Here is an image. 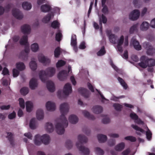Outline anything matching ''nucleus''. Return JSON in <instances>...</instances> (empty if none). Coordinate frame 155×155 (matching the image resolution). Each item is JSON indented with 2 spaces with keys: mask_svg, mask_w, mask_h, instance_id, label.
I'll use <instances>...</instances> for the list:
<instances>
[{
  "mask_svg": "<svg viewBox=\"0 0 155 155\" xmlns=\"http://www.w3.org/2000/svg\"><path fill=\"white\" fill-rule=\"evenodd\" d=\"M135 122L138 124H144V122L140 118H139V117H138V119L135 120Z\"/></svg>",
  "mask_w": 155,
  "mask_h": 155,
  "instance_id": "338daca9",
  "label": "nucleus"
},
{
  "mask_svg": "<svg viewBox=\"0 0 155 155\" xmlns=\"http://www.w3.org/2000/svg\"><path fill=\"white\" fill-rule=\"evenodd\" d=\"M66 64V62L62 60H59L56 64V67L58 68H60L62 66H64Z\"/></svg>",
  "mask_w": 155,
  "mask_h": 155,
  "instance_id": "49530a36",
  "label": "nucleus"
},
{
  "mask_svg": "<svg viewBox=\"0 0 155 155\" xmlns=\"http://www.w3.org/2000/svg\"><path fill=\"white\" fill-rule=\"evenodd\" d=\"M146 59L148 66L152 67L155 65V60L151 58H148L147 57Z\"/></svg>",
  "mask_w": 155,
  "mask_h": 155,
  "instance_id": "cd10ccee",
  "label": "nucleus"
},
{
  "mask_svg": "<svg viewBox=\"0 0 155 155\" xmlns=\"http://www.w3.org/2000/svg\"><path fill=\"white\" fill-rule=\"evenodd\" d=\"M55 69L53 67H49L45 71H41L39 73V76L41 81L45 83L47 80V77H51L55 73Z\"/></svg>",
  "mask_w": 155,
  "mask_h": 155,
  "instance_id": "7ed1b4c3",
  "label": "nucleus"
},
{
  "mask_svg": "<svg viewBox=\"0 0 155 155\" xmlns=\"http://www.w3.org/2000/svg\"><path fill=\"white\" fill-rule=\"evenodd\" d=\"M124 41V36L123 35H122L120 37V38L118 41L117 45H122L123 44Z\"/></svg>",
  "mask_w": 155,
  "mask_h": 155,
  "instance_id": "13d9d810",
  "label": "nucleus"
},
{
  "mask_svg": "<svg viewBox=\"0 0 155 155\" xmlns=\"http://www.w3.org/2000/svg\"><path fill=\"white\" fill-rule=\"evenodd\" d=\"M51 14L49 13L45 16L42 20L43 22L45 23H47L51 20Z\"/></svg>",
  "mask_w": 155,
  "mask_h": 155,
  "instance_id": "c85d7f7f",
  "label": "nucleus"
},
{
  "mask_svg": "<svg viewBox=\"0 0 155 155\" xmlns=\"http://www.w3.org/2000/svg\"><path fill=\"white\" fill-rule=\"evenodd\" d=\"M72 91V88L71 84L69 83L66 84L64 87V94L66 96H68Z\"/></svg>",
  "mask_w": 155,
  "mask_h": 155,
  "instance_id": "9d476101",
  "label": "nucleus"
},
{
  "mask_svg": "<svg viewBox=\"0 0 155 155\" xmlns=\"http://www.w3.org/2000/svg\"><path fill=\"white\" fill-rule=\"evenodd\" d=\"M114 109L117 111H120L122 108V106L118 103H114L113 105Z\"/></svg>",
  "mask_w": 155,
  "mask_h": 155,
  "instance_id": "37998d69",
  "label": "nucleus"
},
{
  "mask_svg": "<svg viewBox=\"0 0 155 155\" xmlns=\"http://www.w3.org/2000/svg\"><path fill=\"white\" fill-rule=\"evenodd\" d=\"M82 113L85 117L89 119L93 120L95 119L94 115L90 114L89 113L87 110H83Z\"/></svg>",
  "mask_w": 155,
  "mask_h": 155,
  "instance_id": "a878e982",
  "label": "nucleus"
},
{
  "mask_svg": "<svg viewBox=\"0 0 155 155\" xmlns=\"http://www.w3.org/2000/svg\"><path fill=\"white\" fill-rule=\"evenodd\" d=\"M106 51L104 47L103 46L101 47L100 50L97 53V54L98 56H102L105 54Z\"/></svg>",
  "mask_w": 155,
  "mask_h": 155,
  "instance_id": "58836bf2",
  "label": "nucleus"
},
{
  "mask_svg": "<svg viewBox=\"0 0 155 155\" xmlns=\"http://www.w3.org/2000/svg\"><path fill=\"white\" fill-rule=\"evenodd\" d=\"M71 70V67L70 66H68V72L67 71L63 70L60 71L58 75V78L60 81H63L67 78L68 73Z\"/></svg>",
  "mask_w": 155,
  "mask_h": 155,
  "instance_id": "423d86ee",
  "label": "nucleus"
},
{
  "mask_svg": "<svg viewBox=\"0 0 155 155\" xmlns=\"http://www.w3.org/2000/svg\"><path fill=\"white\" fill-rule=\"evenodd\" d=\"M65 145L68 149H70L72 148L73 144L71 141L70 140H67L65 143Z\"/></svg>",
  "mask_w": 155,
  "mask_h": 155,
  "instance_id": "864d4df0",
  "label": "nucleus"
},
{
  "mask_svg": "<svg viewBox=\"0 0 155 155\" xmlns=\"http://www.w3.org/2000/svg\"><path fill=\"white\" fill-rule=\"evenodd\" d=\"M62 36V35L61 33V32L59 31L56 34L55 36V39L56 41H60L61 40V38Z\"/></svg>",
  "mask_w": 155,
  "mask_h": 155,
  "instance_id": "5fc2aeb1",
  "label": "nucleus"
},
{
  "mask_svg": "<svg viewBox=\"0 0 155 155\" xmlns=\"http://www.w3.org/2000/svg\"><path fill=\"white\" fill-rule=\"evenodd\" d=\"M69 120L70 123L74 124L78 122V117L76 115H71L69 116Z\"/></svg>",
  "mask_w": 155,
  "mask_h": 155,
  "instance_id": "6ab92c4d",
  "label": "nucleus"
},
{
  "mask_svg": "<svg viewBox=\"0 0 155 155\" xmlns=\"http://www.w3.org/2000/svg\"><path fill=\"white\" fill-rule=\"evenodd\" d=\"M117 79L124 88L126 89L127 88V85L123 79L119 77Z\"/></svg>",
  "mask_w": 155,
  "mask_h": 155,
  "instance_id": "e433bc0d",
  "label": "nucleus"
},
{
  "mask_svg": "<svg viewBox=\"0 0 155 155\" xmlns=\"http://www.w3.org/2000/svg\"><path fill=\"white\" fill-rule=\"evenodd\" d=\"M47 88L50 92H53L55 91V87L54 83L51 81H48L46 83Z\"/></svg>",
  "mask_w": 155,
  "mask_h": 155,
  "instance_id": "2eb2a0df",
  "label": "nucleus"
},
{
  "mask_svg": "<svg viewBox=\"0 0 155 155\" xmlns=\"http://www.w3.org/2000/svg\"><path fill=\"white\" fill-rule=\"evenodd\" d=\"M36 117L38 120L42 119L44 118V112L41 109H38L36 113Z\"/></svg>",
  "mask_w": 155,
  "mask_h": 155,
  "instance_id": "412c9836",
  "label": "nucleus"
},
{
  "mask_svg": "<svg viewBox=\"0 0 155 155\" xmlns=\"http://www.w3.org/2000/svg\"><path fill=\"white\" fill-rule=\"evenodd\" d=\"M78 140L79 143L77 142L76 146L79 150L84 155H88L90 153L88 148L82 145V143H86L87 141V138L83 135H79L78 136Z\"/></svg>",
  "mask_w": 155,
  "mask_h": 155,
  "instance_id": "f03ea898",
  "label": "nucleus"
},
{
  "mask_svg": "<svg viewBox=\"0 0 155 155\" xmlns=\"http://www.w3.org/2000/svg\"><path fill=\"white\" fill-rule=\"evenodd\" d=\"M29 66L31 69L33 71H35L37 68V64L35 61H31L29 63Z\"/></svg>",
  "mask_w": 155,
  "mask_h": 155,
  "instance_id": "c9c22d12",
  "label": "nucleus"
},
{
  "mask_svg": "<svg viewBox=\"0 0 155 155\" xmlns=\"http://www.w3.org/2000/svg\"><path fill=\"white\" fill-rule=\"evenodd\" d=\"M7 134L8 135L6 137L8 138L11 145L13 147L15 145L14 138L13 137V134L11 132H7Z\"/></svg>",
  "mask_w": 155,
  "mask_h": 155,
  "instance_id": "4be33fe9",
  "label": "nucleus"
},
{
  "mask_svg": "<svg viewBox=\"0 0 155 155\" xmlns=\"http://www.w3.org/2000/svg\"><path fill=\"white\" fill-rule=\"evenodd\" d=\"M38 84L37 81L35 78H32L29 82V86L32 90L35 89L38 86Z\"/></svg>",
  "mask_w": 155,
  "mask_h": 155,
  "instance_id": "dca6fc26",
  "label": "nucleus"
},
{
  "mask_svg": "<svg viewBox=\"0 0 155 155\" xmlns=\"http://www.w3.org/2000/svg\"><path fill=\"white\" fill-rule=\"evenodd\" d=\"M10 105H2L0 106V108L2 110H8L10 108Z\"/></svg>",
  "mask_w": 155,
  "mask_h": 155,
  "instance_id": "e2e57ef3",
  "label": "nucleus"
},
{
  "mask_svg": "<svg viewBox=\"0 0 155 155\" xmlns=\"http://www.w3.org/2000/svg\"><path fill=\"white\" fill-rule=\"evenodd\" d=\"M109 38L110 41L112 43H115L116 39L115 35L114 34H111L109 36Z\"/></svg>",
  "mask_w": 155,
  "mask_h": 155,
  "instance_id": "8fccbe9b",
  "label": "nucleus"
},
{
  "mask_svg": "<svg viewBox=\"0 0 155 155\" xmlns=\"http://www.w3.org/2000/svg\"><path fill=\"white\" fill-rule=\"evenodd\" d=\"M140 15V11L137 9L133 10L129 15V18L132 20L135 21L138 19Z\"/></svg>",
  "mask_w": 155,
  "mask_h": 155,
  "instance_id": "0eeeda50",
  "label": "nucleus"
},
{
  "mask_svg": "<svg viewBox=\"0 0 155 155\" xmlns=\"http://www.w3.org/2000/svg\"><path fill=\"white\" fill-rule=\"evenodd\" d=\"M110 121V119L108 117H105L102 120V122L104 124L108 123Z\"/></svg>",
  "mask_w": 155,
  "mask_h": 155,
  "instance_id": "052dcab7",
  "label": "nucleus"
},
{
  "mask_svg": "<svg viewBox=\"0 0 155 155\" xmlns=\"http://www.w3.org/2000/svg\"><path fill=\"white\" fill-rule=\"evenodd\" d=\"M87 85L89 89L92 92H94V90L92 85L89 83H88Z\"/></svg>",
  "mask_w": 155,
  "mask_h": 155,
  "instance_id": "774afa93",
  "label": "nucleus"
},
{
  "mask_svg": "<svg viewBox=\"0 0 155 155\" xmlns=\"http://www.w3.org/2000/svg\"><path fill=\"white\" fill-rule=\"evenodd\" d=\"M51 7L47 4L42 5L41 7V11L44 12H48L51 10Z\"/></svg>",
  "mask_w": 155,
  "mask_h": 155,
  "instance_id": "aec40b11",
  "label": "nucleus"
},
{
  "mask_svg": "<svg viewBox=\"0 0 155 155\" xmlns=\"http://www.w3.org/2000/svg\"><path fill=\"white\" fill-rule=\"evenodd\" d=\"M35 118H32L30 121L29 123V127L30 128L32 129H35Z\"/></svg>",
  "mask_w": 155,
  "mask_h": 155,
  "instance_id": "ea45409f",
  "label": "nucleus"
},
{
  "mask_svg": "<svg viewBox=\"0 0 155 155\" xmlns=\"http://www.w3.org/2000/svg\"><path fill=\"white\" fill-rule=\"evenodd\" d=\"M45 129L46 131L49 133H51L54 130V127L51 123L48 122L46 123L45 125Z\"/></svg>",
  "mask_w": 155,
  "mask_h": 155,
  "instance_id": "b1692460",
  "label": "nucleus"
},
{
  "mask_svg": "<svg viewBox=\"0 0 155 155\" xmlns=\"http://www.w3.org/2000/svg\"><path fill=\"white\" fill-rule=\"evenodd\" d=\"M60 110L61 114L60 118L61 122L55 125V128L57 133L59 134H62L65 131L64 128L66 127L68 125V121L65 117V115L68 112L69 110L68 104L64 103L61 104Z\"/></svg>",
  "mask_w": 155,
  "mask_h": 155,
  "instance_id": "f257e3e1",
  "label": "nucleus"
},
{
  "mask_svg": "<svg viewBox=\"0 0 155 155\" xmlns=\"http://www.w3.org/2000/svg\"><path fill=\"white\" fill-rule=\"evenodd\" d=\"M12 13L13 16L18 19H21L23 17V14L20 10L16 8L13 9Z\"/></svg>",
  "mask_w": 155,
  "mask_h": 155,
  "instance_id": "6e6552de",
  "label": "nucleus"
},
{
  "mask_svg": "<svg viewBox=\"0 0 155 155\" xmlns=\"http://www.w3.org/2000/svg\"><path fill=\"white\" fill-rule=\"evenodd\" d=\"M16 116V114L14 111H13L12 113L9 114L8 115V118L10 119H12L15 117Z\"/></svg>",
  "mask_w": 155,
  "mask_h": 155,
  "instance_id": "680f3d73",
  "label": "nucleus"
},
{
  "mask_svg": "<svg viewBox=\"0 0 155 155\" xmlns=\"http://www.w3.org/2000/svg\"><path fill=\"white\" fill-rule=\"evenodd\" d=\"M50 140V137L47 134H44L42 136L37 134L35 136L34 142L35 145L39 146L42 143L45 145L48 144L49 143Z\"/></svg>",
  "mask_w": 155,
  "mask_h": 155,
  "instance_id": "20e7f679",
  "label": "nucleus"
},
{
  "mask_svg": "<svg viewBox=\"0 0 155 155\" xmlns=\"http://www.w3.org/2000/svg\"><path fill=\"white\" fill-rule=\"evenodd\" d=\"M78 91L85 98H87L89 97L90 94L89 91L88 90L82 87H81L78 89Z\"/></svg>",
  "mask_w": 155,
  "mask_h": 155,
  "instance_id": "9b49d317",
  "label": "nucleus"
},
{
  "mask_svg": "<svg viewBox=\"0 0 155 155\" xmlns=\"http://www.w3.org/2000/svg\"><path fill=\"white\" fill-rule=\"evenodd\" d=\"M19 73V71L17 69L14 68L13 70V76L14 77H17Z\"/></svg>",
  "mask_w": 155,
  "mask_h": 155,
  "instance_id": "4d7b16f0",
  "label": "nucleus"
},
{
  "mask_svg": "<svg viewBox=\"0 0 155 155\" xmlns=\"http://www.w3.org/2000/svg\"><path fill=\"white\" fill-rule=\"evenodd\" d=\"M115 143V141L113 139L109 140L108 142V145L110 146H113Z\"/></svg>",
  "mask_w": 155,
  "mask_h": 155,
  "instance_id": "0e129e2a",
  "label": "nucleus"
},
{
  "mask_svg": "<svg viewBox=\"0 0 155 155\" xmlns=\"http://www.w3.org/2000/svg\"><path fill=\"white\" fill-rule=\"evenodd\" d=\"M28 88L26 87H23L20 90V92L21 95L23 96H25L29 92Z\"/></svg>",
  "mask_w": 155,
  "mask_h": 155,
  "instance_id": "f704fd0d",
  "label": "nucleus"
},
{
  "mask_svg": "<svg viewBox=\"0 0 155 155\" xmlns=\"http://www.w3.org/2000/svg\"><path fill=\"white\" fill-rule=\"evenodd\" d=\"M147 130L146 132V137L148 140H150L152 137V133L148 128L147 127Z\"/></svg>",
  "mask_w": 155,
  "mask_h": 155,
  "instance_id": "603ef678",
  "label": "nucleus"
},
{
  "mask_svg": "<svg viewBox=\"0 0 155 155\" xmlns=\"http://www.w3.org/2000/svg\"><path fill=\"white\" fill-rule=\"evenodd\" d=\"M21 32L23 34H28L30 32L31 29L29 25L25 24L21 26Z\"/></svg>",
  "mask_w": 155,
  "mask_h": 155,
  "instance_id": "4468645a",
  "label": "nucleus"
},
{
  "mask_svg": "<svg viewBox=\"0 0 155 155\" xmlns=\"http://www.w3.org/2000/svg\"><path fill=\"white\" fill-rule=\"evenodd\" d=\"M130 152V148H128L125 150L123 151L121 153L123 155H128Z\"/></svg>",
  "mask_w": 155,
  "mask_h": 155,
  "instance_id": "bf43d9fd",
  "label": "nucleus"
},
{
  "mask_svg": "<svg viewBox=\"0 0 155 155\" xmlns=\"http://www.w3.org/2000/svg\"><path fill=\"white\" fill-rule=\"evenodd\" d=\"M125 144L124 142H121L116 145L114 149L117 151H121L125 148Z\"/></svg>",
  "mask_w": 155,
  "mask_h": 155,
  "instance_id": "a211bd4d",
  "label": "nucleus"
},
{
  "mask_svg": "<svg viewBox=\"0 0 155 155\" xmlns=\"http://www.w3.org/2000/svg\"><path fill=\"white\" fill-rule=\"evenodd\" d=\"M16 68L19 71H21L25 68V66L23 62H19L16 64Z\"/></svg>",
  "mask_w": 155,
  "mask_h": 155,
  "instance_id": "2f4dec72",
  "label": "nucleus"
},
{
  "mask_svg": "<svg viewBox=\"0 0 155 155\" xmlns=\"http://www.w3.org/2000/svg\"><path fill=\"white\" fill-rule=\"evenodd\" d=\"M46 107L47 110L50 111H53L56 109L55 103L51 101L47 102L46 104Z\"/></svg>",
  "mask_w": 155,
  "mask_h": 155,
  "instance_id": "f8f14e48",
  "label": "nucleus"
},
{
  "mask_svg": "<svg viewBox=\"0 0 155 155\" xmlns=\"http://www.w3.org/2000/svg\"><path fill=\"white\" fill-rule=\"evenodd\" d=\"M2 73L4 75L9 74L8 70L6 68H4L2 71Z\"/></svg>",
  "mask_w": 155,
  "mask_h": 155,
  "instance_id": "69168bd1",
  "label": "nucleus"
},
{
  "mask_svg": "<svg viewBox=\"0 0 155 155\" xmlns=\"http://www.w3.org/2000/svg\"><path fill=\"white\" fill-rule=\"evenodd\" d=\"M22 7L24 9L28 10L31 8L32 6L30 3L25 2L23 3Z\"/></svg>",
  "mask_w": 155,
  "mask_h": 155,
  "instance_id": "c756f323",
  "label": "nucleus"
},
{
  "mask_svg": "<svg viewBox=\"0 0 155 155\" xmlns=\"http://www.w3.org/2000/svg\"><path fill=\"white\" fill-rule=\"evenodd\" d=\"M132 44L134 48L137 50H140L141 49V47L140 45L139 42L136 40H134L132 41Z\"/></svg>",
  "mask_w": 155,
  "mask_h": 155,
  "instance_id": "bb28decb",
  "label": "nucleus"
},
{
  "mask_svg": "<svg viewBox=\"0 0 155 155\" xmlns=\"http://www.w3.org/2000/svg\"><path fill=\"white\" fill-rule=\"evenodd\" d=\"M19 104L20 107L24 109L25 107V104L24 100L23 98H20L19 99Z\"/></svg>",
  "mask_w": 155,
  "mask_h": 155,
  "instance_id": "3c124183",
  "label": "nucleus"
},
{
  "mask_svg": "<svg viewBox=\"0 0 155 155\" xmlns=\"http://www.w3.org/2000/svg\"><path fill=\"white\" fill-rule=\"evenodd\" d=\"M39 61L44 64L48 65L50 62V60L48 58L45 57L43 54H40L38 55Z\"/></svg>",
  "mask_w": 155,
  "mask_h": 155,
  "instance_id": "1a4fd4ad",
  "label": "nucleus"
},
{
  "mask_svg": "<svg viewBox=\"0 0 155 155\" xmlns=\"http://www.w3.org/2000/svg\"><path fill=\"white\" fill-rule=\"evenodd\" d=\"M124 139L126 140H129L131 142H135L137 140L135 137L131 136L126 137L124 138Z\"/></svg>",
  "mask_w": 155,
  "mask_h": 155,
  "instance_id": "de8ad7c7",
  "label": "nucleus"
},
{
  "mask_svg": "<svg viewBox=\"0 0 155 155\" xmlns=\"http://www.w3.org/2000/svg\"><path fill=\"white\" fill-rule=\"evenodd\" d=\"M138 25V23H137L130 27L129 30V32L130 34H133L135 31H137Z\"/></svg>",
  "mask_w": 155,
  "mask_h": 155,
  "instance_id": "72a5a7b5",
  "label": "nucleus"
},
{
  "mask_svg": "<svg viewBox=\"0 0 155 155\" xmlns=\"http://www.w3.org/2000/svg\"><path fill=\"white\" fill-rule=\"evenodd\" d=\"M28 36L27 35H25L22 36V38L21 39L19 43L21 45H25V48L24 51H22L20 54V56H24L23 54H24V52L27 54L25 56V58L26 59L28 58V54L29 51V45L28 44Z\"/></svg>",
  "mask_w": 155,
  "mask_h": 155,
  "instance_id": "39448f33",
  "label": "nucleus"
},
{
  "mask_svg": "<svg viewBox=\"0 0 155 155\" xmlns=\"http://www.w3.org/2000/svg\"><path fill=\"white\" fill-rule=\"evenodd\" d=\"M130 117L131 119L135 120L137 119L138 118V115L134 113H131L130 114Z\"/></svg>",
  "mask_w": 155,
  "mask_h": 155,
  "instance_id": "6e6d98bb",
  "label": "nucleus"
},
{
  "mask_svg": "<svg viewBox=\"0 0 155 155\" xmlns=\"http://www.w3.org/2000/svg\"><path fill=\"white\" fill-rule=\"evenodd\" d=\"M61 54L60 49L59 47L56 48L54 51V55L55 58H58Z\"/></svg>",
  "mask_w": 155,
  "mask_h": 155,
  "instance_id": "79ce46f5",
  "label": "nucleus"
},
{
  "mask_svg": "<svg viewBox=\"0 0 155 155\" xmlns=\"http://www.w3.org/2000/svg\"><path fill=\"white\" fill-rule=\"evenodd\" d=\"M39 49V46L38 44L35 43L32 44L31 45V49L33 52L37 51Z\"/></svg>",
  "mask_w": 155,
  "mask_h": 155,
  "instance_id": "a18cd8bd",
  "label": "nucleus"
},
{
  "mask_svg": "<svg viewBox=\"0 0 155 155\" xmlns=\"http://www.w3.org/2000/svg\"><path fill=\"white\" fill-rule=\"evenodd\" d=\"M140 62L138 63V65L143 68H146L148 66L147 62L146 56H143L140 58Z\"/></svg>",
  "mask_w": 155,
  "mask_h": 155,
  "instance_id": "ddd939ff",
  "label": "nucleus"
},
{
  "mask_svg": "<svg viewBox=\"0 0 155 155\" xmlns=\"http://www.w3.org/2000/svg\"><path fill=\"white\" fill-rule=\"evenodd\" d=\"M131 127L135 130L139 131L142 133H145V131L143 129L140 128L137 125L132 124Z\"/></svg>",
  "mask_w": 155,
  "mask_h": 155,
  "instance_id": "c03bdc74",
  "label": "nucleus"
},
{
  "mask_svg": "<svg viewBox=\"0 0 155 155\" xmlns=\"http://www.w3.org/2000/svg\"><path fill=\"white\" fill-rule=\"evenodd\" d=\"M92 110L94 113L98 114L102 112L103 108L102 107L100 106L96 105L93 107Z\"/></svg>",
  "mask_w": 155,
  "mask_h": 155,
  "instance_id": "f3484780",
  "label": "nucleus"
},
{
  "mask_svg": "<svg viewBox=\"0 0 155 155\" xmlns=\"http://www.w3.org/2000/svg\"><path fill=\"white\" fill-rule=\"evenodd\" d=\"M97 137L99 142L101 143L105 142L107 139L106 135L102 134H98Z\"/></svg>",
  "mask_w": 155,
  "mask_h": 155,
  "instance_id": "5701e85b",
  "label": "nucleus"
},
{
  "mask_svg": "<svg viewBox=\"0 0 155 155\" xmlns=\"http://www.w3.org/2000/svg\"><path fill=\"white\" fill-rule=\"evenodd\" d=\"M59 24L58 22L56 20L53 21L51 25V27L54 29H56L59 27Z\"/></svg>",
  "mask_w": 155,
  "mask_h": 155,
  "instance_id": "09e8293b",
  "label": "nucleus"
},
{
  "mask_svg": "<svg viewBox=\"0 0 155 155\" xmlns=\"http://www.w3.org/2000/svg\"><path fill=\"white\" fill-rule=\"evenodd\" d=\"M26 110L28 112H30L33 106L32 103L30 101H27L26 102Z\"/></svg>",
  "mask_w": 155,
  "mask_h": 155,
  "instance_id": "7c9ffc66",
  "label": "nucleus"
},
{
  "mask_svg": "<svg viewBox=\"0 0 155 155\" xmlns=\"http://www.w3.org/2000/svg\"><path fill=\"white\" fill-rule=\"evenodd\" d=\"M155 52V49L151 46H150L147 49V53L149 55H152Z\"/></svg>",
  "mask_w": 155,
  "mask_h": 155,
  "instance_id": "4c0bfd02",
  "label": "nucleus"
},
{
  "mask_svg": "<svg viewBox=\"0 0 155 155\" xmlns=\"http://www.w3.org/2000/svg\"><path fill=\"white\" fill-rule=\"evenodd\" d=\"M95 151L97 155H103L104 153V151L98 147L95 148Z\"/></svg>",
  "mask_w": 155,
  "mask_h": 155,
  "instance_id": "a19ab883",
  "label": "nucleus"
},
{
  "mask_svg": "<svg viewBox=\"0 0 155 155\" xmlns=\"http://www.w3.org/2000/svg\"><path fill=\"white\" fill-rule=\"evenodd\" d=\"M149 27V24L147 22L143 21L141 25L140 26V29L143 31L147 30Z\"/></svg>",
  "mask_w": 155,
  "mask_h": 155,
  "instance_id": "393cba45",
  "label": "nucleus"
},
{
  "mask_svg": "<svg viewBox=\"0 0 155 155\" xmlns=\"http://www.w3.org/2000/svg\"><path fill=\"white\" fill-rule=\"evenodd\" d=\"M77 38L75 35H72L71 36V44L72 46H75L77 45Z\"/></svg>",
  "mask_w": 155,
  "mask_h": 155,
  "instance_id": "473e14b6",
  "label": "nucleus"
}]
</instances>
